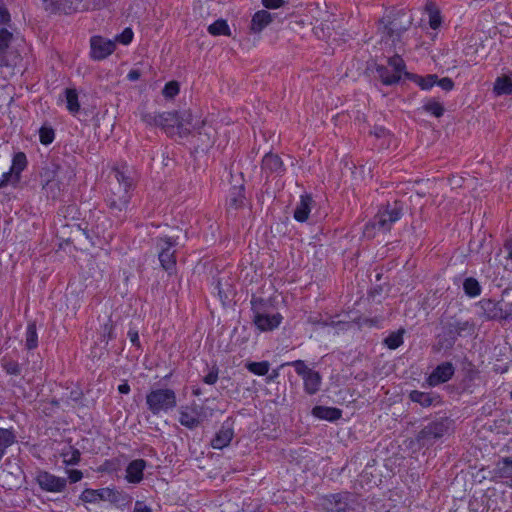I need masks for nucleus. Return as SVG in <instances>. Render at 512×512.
I'll return each instance as SVG.
<instances>
[{"mask_svg": "<svg viewBox=\"0 0 512 512\" xmlns=\"http://www.w3.org/2000/svg\"><path fill=\"white\" fill-rule=\"evenodd\" d=\"M149 123L160 126L171 137H186L194 133V136L199 137L203 149L212 143L214 136L213 128L207 126L199 117L193 116L190 112L181 114L163 112L154 115Z\"/></svg>", "mask_w": 512, "mask_h": 512, "instance_id": "nucleus-1", "label": "nucleus"}, {"mask_svg": "<svg viewBox=\"0 0 512 512\" xmlns=\"http://www.w3.org/2000/svg\"><path fill=\"white\" fill-rule=\"evenodd\" d=\"M254 311V324L260 331L276 329L282 322V315L272 308L270 303L262 299H255L252 302Z\"/></svg>", "mask_w": 512, "mask_h": 512, "instance_id": "nucleus-2", "label": "nucleus"}, {"mask_svg": "<svg viewBox=\"0 0 512 512\" xmlns=\"http://www.w3.org/2000/svg\"><path fill=\"white\" fill-rule=\"evenodd\" d=\"M146 403L153 414L159 415L168 412L176 406V395L171 389L152 390L146 396Z\"/></svg>", "mask_w": 512, "mask_h": 512, "instance_id": "nucleus-3", "label": "nucleus"}, {"mask_svg": "<svg viewBox=\"0 0 512 512\" xmlns=\"http://www.w3.org/2000/svg\"><path fill=\"white\" fill-rule=\"evenodd\" d=\"M377 73L381 81L386 85L398 82L402 77H406L405 64L401 57L393 56L388 61V67L380 66Z\"/></svg>", "mask_w": 512, "mask_h": 512, "instance_id": "nucleus-4", "label": "nucleus"}, {"mask_svg": "<svg viewBox=\"0 0 512 512\" xmlns=\"http://www.w3.org/2000/svg\"><path fill=\"white\" fill-rule=\"evenodd\" d=\"M27 159L24 153H15L9 171L3 172L0 177V188L6 185H16L19 182L20 174L26 168Z\"/></svg>", "mask_w": 512, "mask_h": 512, "instance_id": "nucleus-5", "label": "nucleus"}, {"mask_svg": "<svg viewBox=\"0 0 512 512\" xmlns=\"http://www.w3.org/2000/svg\"><path fill=\"white\" fill-rule=\"evenodd\" d=\"M207 417L206 410L196 404L179 408V422L187 428L198 426Z\"/></svg>", "mask_w": 512, "mask_h": 512, "instance_id": "nucleus-6", "label": "nucleus"}, {"mask_svg": "<svg viewBox=\"0 0 512 512\" xmlns=\"http://www.w3.org/2000/svg\"><path fill=\"white\" fill-rule=\"evenodd\" d=\"M91 57L95 60H103L115 50V41L102 36H93L90 40Z\"/></svg>", "mask_w": 512, "mask_h": 512, "instance_id": "nucleus-7", "label": "nucleus"}, {"mask_svg": "<svg viewBox=\"0 0 512 512\" xmlns=\"http://www.w3.org/2000/svg\"><path fill=\"white\" fill-rule=\"evenodd\" d=\"M36 480L39 486L48 492H61L66 486V479L48 472H40Z\"/></svg>", "mask_w": 512, "mask_h": 512, "instance_id": "nucleus-8", "label": "nucleus"}, {"mask_svg": "<svg viewBox=\"0 0 512 512\" xmlns=\"http://www.w3.org/2000/svg\"><path fill=\"white\" fill-rule=\"evenodd\" d=\"M116 177H117V180L119 181V197L118 199H115V198H110L109 199V205L112 207V208H116V209H123L125 207H127L128 203H129V199H130V196H129V188L131 187V182L124 177L123 174L121 173H117L116 174Z\"/></svg>", "mask_w": 512, "mask_h": 512, "instance_id": "nucleus-9", "label": "nucleus"}, {"mask_svg": "<svg viewBox=\"0 0 512 512\" xmlns=\"http://www.w3.org/2000/svg\"><path fill=\"white\" fill-rule=\"evenodd\" d=\"M115 498L114 490L110 488L85 489L81 494V500L86 503H98L100 501H112Z\"/></svg>", "mask_w": 512, "mask_h": 512, "instance_id": "nucleus-10", "label": "nucleus"}, {"mask_svg": "<svg viewBox=\"0 0 512 512\" xmlns=\"http://www.w3.org/2000/svg\"><path fill=\"white\" fill-rule=\"evenodd\" d=\"M9 20L10 16L6 8L0 6V25H7ZM15 41L13 34L6 27H0V53L4 52Z\"/></svg>", "mask_w": 512, "mask_h": 512, "instance_id": "nucleus-11", "label": "nucleus"}, {"mask_svg": "<svg viewBox=\"0 0 512 512\" xmlns=\"http://www.w3.org/2000/svg\"><path fill=\"white\" fill-rule=\"evenodd\" d=\"M273 21V15L266 9L256 11L251 18L250 30L252 33H261Z\"/></svg>", "mask_w": 512, "mask_h": 512, "instance_id": "nucleus-12", "label": "nucleus"}, {"mask_svg": "<svg viewBox=\"0 0 512 512\" xmlns=\"http://www.w3.org/2000/svg\"><path fill=\"white\" fill-rule=\"evenodd\" d=\"M454 373V368L450 363L439 365L429 376L428 383L431 386L446 382Z\"/></svg>", "mask_w": 512, "mask_h": 512, "instance_id": "nucleus-13", "label": "nucleus"}, {"mask_svg": "<svg viewBox=\"0 0 512 512\" xmlns=\"http://www.w3.org/2000/svg\"><path fill=\"white\" fill-rule=\"evenodd\" d=\"M322 506L328 512H346L348 503L346 495H331L322 500Z\"/></svg>", "mask_w": 512, "mask_h": 512, "instance_id": "nucleus-14", "label": "nucleus"}, {"mask_svg": "<svg viewBox=\"0 0 512 512\" xmlns=\"http://www.w3.org/2000/svg\"><path fill=\"white\" fill-rule=\"evenodd\" d=\"M146 468V462L137 459L129 463L126 468V480L129 483H139L143 478V471Z\"/></svg>", "mask_w": 512, "mask_h": 512, "instance_id": "nucleus-15", "label": "nucleus"}, {"mask_svg": "<svg viewBox=\"0 0 512 512\" xmlns=\"http://www.w3.org/2000/svg\"><path fill=\"white\" fill-rule=\"evenodd\" d=\"M482 308L488 318H507L509 314L503 310V303L492 300H483Z\"/></svg>", "mask_w": 512, "mask_h": 512, "instance_id": "nucleus-16", "label": "nucleus"}, {"mask_svg": "<svg viewBox=\"0 0 512 512\" xmlns=\"http://www.w3.org/2000/svg\"><path fill=\"white\" fill-rule=\"evenodd\" d=\"M165 248H162L161 252L159 253V260L161 262L162 267L166 270L171 272L176 264L175 257H174V251L172 250L173 243H171L168 240H164Z\"/></svg>", "mask_w": 512, "mask_h": 512, "instance_id": "nucleus-17", "label": "nucleus"}, {"mask_svg": "<svg viewBox=\"0 0 512 512\" xmlns=\"http://www.w3.org/2000/svg\"><path fill=\"white\" fill-rule=\"evenodd\" d=\"M312 415L321 420L336 421L341 417L342 411L334 407L315 406Z\"/></svg>", "mask_w": 512, "mask_h": 512, "instance_id": "nucleus-18", "label": "nucleus"}, {"mask_svg": "<svg viewBox=\"0 0 512 512\" xmlns=\"http://www.w3.org/2000/svg\"><path fill=\"white\" fill-rule=\"evenodd\" d=\"M401 217L400 210L397 207L393 208H385L380 210L377 219L380 228L386 229V227L396 221H398Z\"/></svg>", "mask_w": 512, "mask_h": 512, "instance_id": "nucleus-19", "label": "nucleus"}, {"mask_svg": "<svg viewBox=\"0 0 512 512\" xmlns=\"http://www.w3.org/2000/svg\"><path fill=\"white\" fill-rule=\"evenodd\" d=\"M312 198L309 195H301L300 202L294 212V218L299 222H304L308 219L311 211Z\"/></svg>", "mask_w": 512, "mask_h": 512, "instance_id": "nucleus-20", "label": "nucleus"}, {"mask_svg": "<svg viewBox=\"0 0 512 512\" xmlns=\"http://www.w3.org/2000/svg\"><path fill=\"white\" fill-rule=\"evenodd\" d=\"M493 92L497 96L512 94V78L509 76H501L495 80Z\"/></svg>", "mask_w": 512, "mask_h": 512, "instance_id": "nucleus-21", "label": "nucleus"}, {"mask_svg": "<svg viewBox=\"0 0 512 512\" xmlns=\"http://www.w3.org/2000/svg\"><path fill=\"white\" fill-rule=\"evenodd\" d=\"M406 78L413 81L422 90H430L433 86L436 85V76L435 75H427V76L423 77V76H420L417 74L407 73Z\"/></svg>", "mask_w": 512, "mask_h": 512, "instance_id": "nucleus-22", "label": "nucleus"}, {"mask_svg": "<svg viewBox=\"0 0 512 512\" xmlns=\"http://www.w3.org/2000/svg\"><path fill=\"white\" fill-rule=\"evenodd\" d=\"M232 437L233 431L230 428H222L212 440V447L222 449L230 443Z\"/></svg>", "mask_w": 512, "mask_h": 512, "instance_id": "nucleus-23", "label": "nucleus"}, {"mask_svg": "<svg viewBox=\"0 0 512 512\" xmlns=\"http://www.w3.org/2000/svg\"><path fill=\"white\" fill-rule=\"evenodd\" d=\"M85 5L80 4V0H60V3L53 8L54 11L71 14L75 11L86 9Z\"/></svg>", "mask_w": 512, "mask_h": 512, "instance_id": "nucleus-24", "label": "nucleus"}, {"mask_svg": "<svg viewBox=\"0 0 512 512\" xmlns=\"http://www.w3.org/2000/svg\"><path fill=\"white\" fill-rule=\"evenodd\" d=\"M208 32L213 36H230L231 30L226 20L218 19L208 26Z\"/></svg>", "mask_w": 512, "mask_h": 512, "instance_id": "nucleus-25", "label": "nucleus"}, {"mask_svg": "<svg viewBox=\"0 0 512 512\" xmlns=\"http://www.w3.org/2000/svg\"><path fill=\"white\" fill-rule=\"evenodd\" d=\"M305 390L309 394H314L319 390L321 378L316 372H308L306 376L303 378Z\"/></svg>", "mask_w": 512, "mask_h": 512, "instance_id": "nucleus-26", "label": "nucleus"}, {"mask_svg": "<svg viewBox=\"0 0 512 512\" xmlns=\"http://www.w3.org/2000/svg\"><path fill=\"white\" fill-rule=\"evenodd\" d=\"M66 107L68 111L75 114L79 111L78 94L75 89H66L65 91Z\"/></svg>", "mask_w": 512, "mask_h": 512, "instance_id": "nucleus-27", "label": "nucleus"}, {"mask_svg": "<svg viewBox=\"0 0 512 512\" xmlns=\"http://www.w3.org/2000/svg\"><path fill=\"white\" fill-rule=\"evenodd\" d=\"M15 440L14 434L8 429L0 428V459L3 457L5 450Z\"/></svg>", "mask_w": 512, "mask_h": 512, "instance_id": "nucleus-28", "label": "nucleus"}, {"mask_svg": "<svg viewBox=\"0 0 512 512\" xmlns=\"http://www.w3.org/2000/svg\"><path fill=\"white\" fill-rule=\"evenodd\" d=\"M463 289L469 297H476L481 293L479 282L474 278H467L463 283Z\"/></svg>", "mask_w": 512, "mask_h": 512, "instance_id": "nucleus-29", "label": "nucleus"}, {"mask_svg": "<svg viewBox=\"0 0 512 512\" xmlns=\"http://www.w3.org/2000/svg\"><path fill=\"white\" fill-rule=\"evenodd\" d=\"M247 369L258 376H263L268 373L270 365L267 361L249 362L246 365Z\"/></svg>", "mask_w": 512, "mask_h": 512, "instance_id": "nucleus-30", "label": "nucleus"}, {"mask_svg": "<svg viewBox=\"0 0 512 512\" xmlns=\"http://www.w3.org/2000/svg\"><path fill=\"white\" fill-rule=\"evenodd\" d=\"M447 432V427L443 423H435L423 432V438H440Z\"/></svg>", "mask_w": 512, "mask_h": 512, "instance_id": "nucleus-31", "label": "nucleus"}, {"mask_svg": "<svg viewBox=\"0 0 512 512\" xmlns=\"http://www.w3.org/2000/svg\"><path fill=\"white\" fill-rule=\"evenodd\" d=\"M426 13L428 15L429 25L432 29L436 30L441 25V17L439 11L432 5L427 6Z\"/></svg>", "mask_w": 512, "mask_h": 512, "instance_id": "nucleus-32", "label": "nucleus"}, {"mask_svg": "<svg viewBox=\"0 0 512 512\" xmlns=\"http://www.w3.org/2000/svg\"><path fill=\"white\" fill-rule=\"evenodd\" d=\"M497 477L499 478H510L512 477V461L504 459L497 465L496 471Z\"/></svg>", "mask_w": 512, "mask_h": 512, "instance_id": "nucleus-33", "label": "nucleus"}, {"mask_svg": "<svg viewBox=\"0 0 512 512\" xmlns=\"http://www.w3.org/2000/svg\"><path fill=\"white\" fill-rule=\"evenodd\" d=\"M410 399L413 402H417L422 406H429L433 403V398L429 393L412 391L410 393Z\"/></svg>", "mask_w": 512, "mask_h": 512, "instance_id": "nucleus-34", "label": "nucleus"}, {"mask_svg": "<svg viewBox=\"0 0 512 512\" xmlns=\"http://www.w3.org/2000/svg\"><path fill=\"white\" fill-rule=\"evenodd\" d=\"M63 463L66 465H74L77 464L80 459V453L78 450L69 447L66 451H63L62 454Z\"/></svg>", "mask_w": 512, "mask_h": 512, "instance_id": "nucleus-35", "label": "nucleus"}, {"mask_svg": "<svg viewBox=\"0 0 512 512\" xmlns=\"http://www.w3.org/2000/svg\"><path fill=\"white\" fill-rule=\"evenodd\" d=\"M424 110L435 117L443 115L444 108L442 104L435 100H430L424 105Z\"/></svg>", "mask_w": 512, "mask_h": 512, "instance_id": "nucleus-36", "label": "nucleus"}, {"mask_svg": "<svg viewBox=\"0 0 512 512\" xmlns=\"http://www.w3.org/2000/svg\"><path fill=\"white\" fill-rule=\"evenodd\" d=\"M134 38V32L131 28H125L120 34H118L113 41L122 45H129Z\"/></svg>", "mask_w": 512, "mask_h": 512, "instance_id": "nucleus-37", "label": "nucleus"}, {"mask_svg": "<svg viewBox=\"0 0 512 512\" xmlns=\"http://www.w3.org/2000/svg\"><path fill=\"white\" fill-rule=\"evenodd\" d=\"M403 343L402 332H393L386 339L385 344L390 349H396Z\"/></svg>", "mask_w": 512, "mask_h": 512, "instance_id": "nucleus-38", "label": "nucleus"}, {"mask_svg": "<svg viewBox=\"0 0 512 512\" xmlns=\"http://www.w3.org/2000/svg\"><path fill=\"white\" fill-rule=\"evenodd\" d=\"M179 90V83L176 81H170L165 84L162 93L165 98L172 99L179 93Z\"/></svg>", "mask_w": 512, "mask_h": 512, "instance_id": "nucleus-39", "label": "nucleus"}, {"mask_svg": "<svg viewBox=\"0 0 512 512\" xmlns=\"http://www.w3.org/2000/svg\"><path fill=\"white\" fill-rule=\"evenodd\" d=\"M26 343L29 349L36 347L37 345V332L34 325H28L26 330Z\"/></svg>", "mask_w": 512, "mask_h": 512, "instance_id": "nucleus-40", "label": "nucleus"}, {"mask_svg": "<svg viewBox=\"0 0 512 512\" xmlns=\"http://www.w3.org/2000/svg\"><path fill=\"white\" fill-rule=\"evenodd\" d=\"M40 142L44 145H48L54 140V131L48 127H42L39 131Z\"/></svg>", "mask_w": 512, "mask_h": 512, "instance_id": "nucleus-41", "label": "nucleus"}, {"mask_svg": "<svg viewBox=\"0 0 512 512\" xmlns=\"http://www.w3.org/2000/svg\"><path fill=\"white\" fill-rule=\"evenodd\" d=\"M263 165L266 168L277 170L281 166V161L277 155H266L263 159Z\"/></svg>", "mask_w": 512, "mask_h": 512, "instance_id": "nucleus-42", "label": "nucleus"}, {"mask_svg": "<svg viewBox=\"0 0 512 512\" xmlns=\"http://www.w3.org/2000/svg\"><path fill=\"white\" fill-rule=\"evenodd\" d=\"M261 3L266 9L276 10L282 8L286 2L285 0H261Z\"/></svg>", "mask_w": 512, "mask_h": 512, "instance_id": "nucleus-43", "label": "nucleus"}, {"mask_svg": "<svg viewBox=\"0 0 512 512\" xmlns=\"http://www.w3.org/2000/svg\"><path fill=\"white\" fill-rule=\"evenodd\" d=\"M292 366L294 367L295 371L297 372V374H299L300 376H302L304 378V376L307 375L308 372H311L306 364L303 362V361H294L292 363Z\"/></svg>", "mask_w": 512, "mask_h": 512, "instance_id": "nucleus-44", "label": "nucleus"}, {"mask_svg": "<svg viewBox=\"0 0 512 512\" xmlns=\"http://www.w3.org/2000/svg\"><path fill=\"white\" fill-rule=\"evenodd\" d=\"M436 85L439 86L444 91H450L454 88L453 81L447 77L439 80L436 78Z\"/></svg>", "mask_w": 512, "mask_h": 512, "instance_id": "nucleus-45", "label": "nucleus"}, {"mask_svg": "<svg viewBox=\"0 0 512 512\" xmlns=\"http://www.w3.org/2000/svg\"><path fill=\"white\" fill-rule=\"evenodd\" d=\"M218 379V371L215 368H212L210 372L204 377V382L206 384L212 385L216 383Z\"/></svg>", "mask_w": 512, "mask_h": 512, "instance_id": "nucleus-46", "label": "nucleus"}, {"mask_svg": "<svg viewBox=\"0 0 512 512\" xmlns=\"http://www.w3.org/2000/svg\"><path fill=\"white\" fill-rule=\"evenodd\" d=\"M83 477V474L79 470H69L68 471V478L72 483H76L80 481Z\"/></svg>", "mask_w": 512, "mask_h": 512, "instance_id": "nucleus-47", "label": "nucleus"}, {"mask_svg": "<svg viewBox=\"0 0 512 512\" xmlns=\"http://www.w3.org/2000/svg\"><path fill=\"white\" fill-rule=\"evenodd\" d=\"M133 512H151V509L144 504L142 501H137L135 503Z\"/></svg>", "mask_w": 512, "mask_h": 512, "instance_id": "nucleus-48", "label": "nucleus"}, {"mask_svg": "<svg viewBox=\"0 0 512 512\" xmlns=\"http://www.w3.org/2000/svg\"><path fill=\"white\" fill-rule=\"evenodd\" d=\"M435 61H436V64H437L440 68H442V69H444V70H449L450 68L455 67V64H454V63H449V62H447V61H443V62H442L439 58H438V59H436Z\"/></svg>", "mask_w": 512, "mask_h": 512, "instance_id": "nucleus-49", "label": "nucleus"}, {"mask_svg": "<svg viewBox=\"0 0 512 512\" xmlns=\"http://www.w3.org/2000/svg\"><path fill=\"white\" fill-rule=\"evenodd\" d=\"M129 339L132 344L137 345L139 341V335L136 331H129L128 333Z\"/></svg>", "mask_w": 512, "mask_h": 512, "instance_id": "nucleus-50", "label": "nucleus"}, {"mask_svg": "<svg viewBox=\"0 0 512 512\" xmlns=\"http://www.w3.org/2000/svg\"><path fill=\"white\" fill-rule=\"evenodd\" d=\"M118 391L121 394H128L130 391V386L128 385V383H122L118 386Z\"/></svg>", "mask_w": 512, "mask_h": 512, "instance_id": "nucleus-51", "label": "nucleus"}, {"mask_svg": "<svg viewBox=\"0 0 512 512\" xmlns=\"http://www.w3.org/2000/svg\"><path fill=\"white\" fill-rule=\"evenodd\" d=\"M139 76L140 75H139L138 71H136V70H131L127 75L128 79L131 81L137 80L139 78Z\"/></svg>", "mask_w": 512, "mask_h": 512, "instance_id": "nucleus-52", "label": "nucleus"}, {"mask_svg": "<svg viewBox=\"0 0 512 512\" xmlns=\"http://www.w3.org/2000/svg\"><path fill=\"white\" fill-rule=\"evenodd\" d=\"M218 295L221 298V300L224 302L226 299H228V295L222 293L221 289H218Z\"/></svg>", "mask_w": 512, "mask_h": 512, "instance_id": "nucleus-53", "label": "nucleus"}, {"mask_svg": "<svg viewBox=\"0 0 512 512\" xmlns=\"http://www.w3.org/2000/svg\"><path fill=\"white\" fill-rule=\"evenodd\" d=\"M42 2L46 5H54V0H42Z\"/></svg>", "mask_w": 512, "mask_h": 512, "instance_id": "nucleus-54", "label": "nucleus"}, {"mask_svg": "<svg viewBox=\"0 0 512 512\" xmlns=\"http://www.w3.org/2000/svg\"><path fill=\"white\" fill-rule=\"evenodd\" d=\"M508 250H509V256L512 259V242L508 245Z\"/></svg>", "mask_w": 512, "mask_h": 512, "instance_id": "nucleus-55", "label": "nucleus"}, {"mask_svg": "<svg viewBox=\"0 0 512 512\" xmlns=\"http://www.w3.org/2000/svg\"><path fill=\"white\" fill-rule=\"evenodd\" d=\"M384 134H385V130L384 129H380L379 133H377V136H381V135H384Z\"/></svg>", "mask_w": 512, "mask_h": 512, "instance_id": "nucleus-56", "label": "nucleus"}, {"mask_svg": "<svg viewBox=\"0 0 512 512\" xmlns=\"http://www.w3.org/2000/svg\"><path fill=\"white\" fill-rule=\"evenodd\" d=\"M193 394L196 395V396L200 395V390L199 389H194L193 390Z\"/></svg>", "mask_w": 512, "mask_h": 512, "instance_id": "nucleus-57", "label": "nucleus"}]
</instances>
